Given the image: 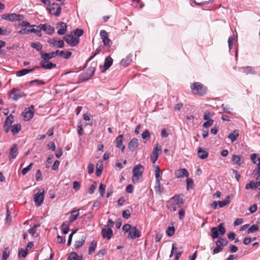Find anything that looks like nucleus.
<instances>
[{"label":"nucleus","mask_w":260,"mask_h":260,"mask_svg":"<svg viewBox=\"0 0 260 260\" xmlns=\"http://www.w3.org/2000/svg\"><path fill=\"white\" fill-rule=\"evenodd\" d=\"M183 195L176 194L172 197L168 201L167 207L173 211H176L178 208H181V205L183 204Z\"/></svg>","instance_id":"f257e3e1"},{"label":"nucleus","mask_w":260,"mask_h":260,"mask_svg":"<svg viewBox=\"0 0 260 260\" xmlns=\"http://www.w3.org/2000/svg\"><path fill=\"white\" fill-rule=\"evenodd\" d=\"M190 89L193 94L199 96L205 95L207 91V87L199 82L193 83L190 85Z\"/></svg>","instance_id":"f03ea898"},{"label":"nucleus","mask_w":260,"mask_h":260,"mask_svg":"<svg viewBox=\"0 0 260 260\" xmlns=\"http://www.w3.org/2000/svg\"><path fill=\"white\" fill-rule=\"evenodd\" d=\"M226 232L225 228L223 226V224L220 223L217 228L213 227L211 229V236L212 238L214 239L218 237V232L219 234L223 236Z\"/></svg>","instance_id":"7ed1b4c3"},{"label":"nucleus","mask_w":260,"mask_h":260,"mask_svg":"<svg viewBox=\"0 0 260 260\" xmlns=\"http://www.w3.org/2000/svg\"><path fill=\"white\" fill-rule=\"evenodd\" d=\"M144 171V167L141 164H139L134 167L133 170L132 180L134 183L137 182L139 178L142 176Z\"/></svg>","instance_id":"20e7f679"},{"label":"nucleus","mask_w":260,"mask_h":260,"mask_svg":"<svg viewBox=\"0 0 260 260\" xmlns=\"http://www.w3.org/2000/svg\"><path fill=\"white\" fill-rule=\"evenodd\" d=\"M10 98L13 100L17 101L20 98L26 96V94L17 88H13L9 92Z\"/></svg>","instance_id":"39448f33"},{"label":"nucleus","mask_w":260,"mask_h":260,"mask_svg":"<svg viewBox=\"0 0 260 260\" xmlns=\"http://www.w3.org/2000/svg\"><path fill=\"white\" fill-rule=\"evenodd\" d=\"M161 146L158 143L155 145L152 154L150 155V160L153 164L156 161L159 155L161 153Z\"/></svg>","instance_id":"423d86ee"},{"label":"nucleus","mask_w":260,"mask_h":260,"mask_svg":"<svg viewBox=\"0 0 260 260\" xmlns=\"http://www.w3.org/2000/svg\"><path fill=\"white\" fill-rule=\"evenodd\" d=\"M228 241L223 238L219 239L216 241V247L213 249V253L216 254L222 251L224 247L228 244Z\"/></svg>","instance_id":"0eeeda50"},{"label":"nucleus","mask_w":260,"mask_h":260,"mask_svg":"<svg viewBox=\"0 0 260 260\" xmlns=\"http://www.w3.org/2000/svg\"><path fill=\"white\" fill-rule=\"evenodd\" d=\"M2 18L10 21H20L24 19V16L21 14H16L15 13L6 14L3 15Z\"/></svg>","instance_id":"6e6552de"},{"label":"nucleus","mask_w":260,"mask_h":260,"mask_svg":"<svg viewBox=\"0 0 260 260\" xmlns=\"http://www.w3.org/2000/svg\"><path fill=\"white\" fill-rule=\"evenodd\" d=\"M63 39L70 46L74 47L76 46L79 43V39L77 37H74L72 35H67Z\"/></svg>","instance_id":"1a4fd4ad"},{"label":"nucleus","mask_w":260,"mask_h":260,"mask_svg":"<svg viewBox=\"0 0 260 260\" xmlns=\"http://www.w3.org/2000/svg\"><path fill=\"white\" fill-rule=\"evenodd\" d=\"M100 36L105 46L110 47L112 45V42L111 40L109 39L108 34L106 30H101L100 31Z\"/></svg>","instance_id":"9d476101"},{"label":"nucleus","mask_w":260,"mask_h":260,"mask_svg":"<svg viewBox=\"0 0 260 260\" xmlns=\"http://www.w3.org/2000/svg\"><path fill=\"white\" fill-rule=\"evenodd\" d=\"M49 13L56 16H58L61 12V8L57 4L53 3L48 9Z\"/></svg>","instance_id":"9b49d317"},{"label":"nucleus","mask_w":260,"mask_h":260,"mask_svg":"<svg viewBox=\"0 0 260 260\" xmlns=\"http://www.w3.org/2000/svg\"><path fill=\"white\" fill-rule=\"evenodd\" d=\"M141 236V233L136 226H133L131 230L129 232L127 238L128 239H134L136 238H139Z\"/></svg>","instance_id":"f8f14e48"},{"label":"nucleus","mask_w":260,"mask_h":260,"mask_svg":"<svg viewBox=\"0 0 260 260\" xmlns=\"http://www.w3.org/2000/svg\"><path fill=\"white\" fill-rule=\"evenodd\" d=\"M48 42L50 45H52L54 47H56L57 48H62L64 47V43L63 40H58L57 38H53L49 39L48 41Z\"/></svg>","instance_id":"ddd939ff"},{"label":"nucleus","mask_w":260,"mask_h":260,"mask_svg":"<svg viewBox=\"0 0 260 260\" xmlns=\"http://www.w3.org/2000/svg\"><path fill=\"white\" fill-rule=\"evenodd\" d=\"M44 198V191L42 192H38L34 196V202L36 206H40L43 202Z\"/></svg>","instance_id":"4468645a"},{"label":"nucleus","mask_w":260,"mask_h":260,"mask_svg":"<svg viewBox=\"0 0 260 260\" xmlns=\"http://www.w3.org/2000/svg\"><path fill=\"white\" fill-rule=\"evenodd\" d=\"M101 234L104 238L109 240L113 236V231L110 228H107L104 226L102 230Z\"/></svg>","instance_id":"2eb2a0df"},{"label":"nucleus","mask_w":260,"mask_h":260,"mask_svg":"<svg viewBox=\"0 0 260 260\" xmlns=\"http://www.w3.org/2000/svg\"><path fill=\"white\" fill-rule=\"evenodd\" d=\"M94 70H95V69L94 68H91L90 69V74L84 73V74H82V75H81L79 77V81L78 82V83L82 82L87 81V80H89V79H90L91 76L94 74Z\"/></svg>","instance_id":"dca6fc26"},{"label":"nucleus","mask_w":260,"mask_h":260,"mask_svg":"<svg viewBox=\"0 0 260 260\" xmlns=\"http://www.w3.org/2000/svg\"><path fill=\"white\" fill-rule=\"evenodd\" d=\"M40 65L44 69L50 70L52 68H55L56 65L55 63H52L48 60H42L40 62Z\"/></svg>","instance_id":"f3484780"},{"label":"nucleus","mask_w":260,"mask_h":260,"mask_svg":"<svg viewBox=\"0 0 260 260\" xmlns=\"http://www.w3.org/2000/svg\"><path fill=\"white\" fill-rule=\"evenodd\" d=\"M175 176L177 178H183L184 177H188L189 176V173L186 169H180L177 170L175 172Z\"/></svg>","instance_id":"a211bd4d"},{"label":"nucleus","mask_w":260,"mask_h":260,"mask_svg":"<svg viewBox=\"0 0 260 260\" xmlns=\"http://www.w3.org/2000/svg\"><path fill=\"white\" fill-rule=\"evenodd\" d=\"M67 24L66 23L60 22L57 24L56 28L58 29L57 34L60 35H64L67 31Z\"/></svg>","instance_id":"6ab92c4d"},{"label":"nucleus","mask_w":260,"mask_h":260,"mask_svg":"<svg viewBox=\"0 0 260 260\" xmlns=\"http://www.w3.org/2000/svg\"><path fill=\"white\" fill-rule=\"evenodd\" d=\"M18 154V148L17 145L15 144H14L12 147L10 149V153H9V159H12L16 158Z\"/></svg>","instance_id":"aec40b11"},{"label":"nucleus","mask_w":260,"mask_h":260,"mask_svg":"<svg viewBox=\"0 0 260 260\" xmlns=\"http://www.w3.org/2000/svg\"><path fill=\"white\" fill-rule=\"evenodd\" d=\"M40 54L41 56V58L43 60H48L52 59L56 56L55 52H51L49 53H46L43 51L40 52Z\"/></svg>","instance_id":"412c9836"},{"label":"nucleus","mask_w":260,"mask_h":260,"mask_svg":"<svg viewBox=\"0 0 260 260\" xmlns=\"http://www.w3.org/2000/svg\"><path fill=\"white\" fill-rule=\"evenodd\" d=\"M41 27L42 30L45 31L47 34L52 35L54 31V27L48 24H41Z\"/></svg>","instance_id":"4be33fe9"},{"label":"nucleus","mask_w":260,"mask_h":260,"mask_svg":"<svg viewBox=\"0 0 260 260\" xmlns=\"http://www.w3.org/2000/svg\"><path fill=\"white\" fill-rule=\"evenodd\" d=\"M56 52V55H58L59 56H62L64 59H68L69 58L71 55L72 53L69 51H60V50H56L55 51Z\"/></svg>","instance_id":"5701e85b"},{"label":"nucleus","mask_w":260,"mask_h":260,"mask_svg":"<svg viewBox=\"0 0 260 260\" xmlns=\"http://www.w3.org/2000/svg\"><path fill=\"white\" fill-rule=\"evenodd\" d=\"M175 250H176L175 260H178L182 253V251L181 249L177 250V249L175 247V244H172V249H171V253L170 255V257H171L173 256Z\"/></svg>","instance_id":"b1692460"},{"label":"nucleus","mask_w":260,"mask_h":260,"mask_svg":"<svg viewBox=\"0 0 260 260\" xmlns=\"http://www.w3.org/2000/svg\"><path fill=\"white\" fill-rule=\"evenodd\" d=\"M123 135H119L116 139V147L121 150L123 152L124 150L125 146L122 144Z\"/></svg>","instance_id":"393cba45"},{"label":"nucleus","mask_w":260,"mask_h":260,"mask_svg":"<svg viewBox=\"0 0 260 260\" xmlns=\"http://www.w3.org/2000/svg\"><path fill=\"white\" fill-rule=\"evenodd\" d=\"M36 68H39L38 67H35L30 69H23L21 70L18 71L16 73V76L18 77H21L24 76L29 73H30L34 71Z\"/></svg>","instance_id":"a878e982"},{"label":"nucleus","mask_w":260,"mask_h":260,"mask_svg":"<svg viewBox=\"0 0 260 260\" xmlns=\"http://www.w3.org/2000/svg\"><path fill=\"white\" fill-rule=\"evenodd\" d=\"M113 59L110 56H108L105 58L104 64V70L102 72H105L108 70L112 64Z\"/></svg>","instance_id":"bb28decb"},{"label":"nucleus","mask_w":260,"mask_h":260,"mask_svg":"<svg viewBox=\"0 0 260 260\" xmlns=\"http://www.w3.org/2000/svg\"><path fill=\"white\" fill-rule=\"evenodd\" d=\"M31 26L32 27V28H30V31L31 32V33H36L38 36L41 37V30H42V29L41 28V24H40L39 25H31Z\"/></svg>","instance_id":"cd10ccee"},{"label":"nucleus","mask_w":260,"mask_h":260,"mask_svg":"<svg viewBox=\"0 0 260 260\" xmlns=\"http://www.w3.org/2000/svg\"><path fill=\"white\" fill-rule=\"evenodd\" d=\"M138 146V140L136 138H134L129 142L128 144V148L131 151H133L136 149Z\"/></svg>","instance_id":"c85d7f7f"},{"label":"nucleus","mask_w":260,"mask_h":260,"mask_svg":"<svg viewBox=\"0 0 260 260\" xmlns=\"http://www.w3.org/2000/svg\"><path fill=\"white\" fill-rule=\"evenodd\" d=\"M86 239V235H82L81 237L80 240L76 241L75 243V247L76 248L81 247L84 243Z\"/></svg>","instance_id":"c756f323"},{"label":"nucleus","mask_w":260,"mask_h":260,"mask_svg":"<svg viewBox=\"0 0 260 260\" xmlns=\"http://www.w3.org/2000/svg\"><path fill=\"white\" fill-rule=\"evenodd\" d=\"M21 129V125L20 124H15L13 125H12V128H11V131L13 135L15 136L17 134Z\"/></svg>","instance_id":"7c9ffc66"},{"label":"nucleus","mask_w":260,"mask_h":260,"mask_svg":"<svg viewBox=\"0 0 260 260\" xmlns=\"http://www.w3.org/2000/svg\"><path fill=\"white\" fill-rule=\"evenodd\" d=\"M79 215V210H73L71 212V215L69 219V222L72 223L76 220Z\"/></svg>","instance_id":"2f4dec72"},{"label":"nucleus","mask_w":260,"mask_h":260,"mask_svg":"<svg viewBox=\"0 0 260 260\" xmlns=\"http://www.w3.org/2000/svg\"><path fill=\"white\" fill-rule=\"evenodd\" d=\"M154 190L156 193L161 194L164 191V188L160 186V181L158 180H156L155 185L154 187Z\"/></svg>","instance_id":"473e14b6"},{"label":"nucleus","mask_w":260,"mask_h":260,"mask_svg":"<svg viewBox=\"0 0 260 260\" xmlns=\"http://www.w3.org/2000/svg\"><path fill=\"white\" fill-rule=\"evenodd\" d=\"M198 154L199 157L201 159H205L208 156V153L207 151H204L201 147L198 148Z\"/></svg>","instance_id":"72a5a7b5"},{"label":"nucleus","mask_w":260,"mask_h":260,"mask_svg":"<svg viewBox=\"0 0 260 260\" xmlns=\"http://www.w3.org/2000/svg\"><path fill=\"white\" fill-rule=\"evenodd\" d=\"M103 170V162L98 161L96 165V175L97 176L101 175Z\"/></svg>","instance_id":"f704fd0d"},{"label":"nucleus","mask_w":260,"mask_h":260,"mask_svg":"<svg viewBox=\"0 0 260 260\" xmlns=\"http://www.w3.org/2000/svg\"><path fill=\"white\" fill-rule=\"evenodd\" d=\"M232 161L235 164H237L239 166H241L243 161H241V157L238 155H233L232 157Z\"/></svg>","instance_id":"c9c22d12"},{"label":"nucleus","mask_w":260,"mask_h":260,"mask_svg":"<svg viewBox=\"0 0 260 260\" xmlns=\"http://www.w3.org/2000/svg\"><path fill=\"white\" fill-rule=\"evenodd\" d=\"M68 260H82V257L78 255L75 252H71L68 256Z\"/></svg>","instance_id":"e433bc0d"},{"label":"nucleus","mask_w":260,"mask_h":260,"mask_svg":"<svg viewBox=\"0 0 260 260\" xmlns=\"http://www.w3.org/2000/svg\"><path fill=\"white\" fill-rule=\"evenodd\" d=\"M70 222L69 221H64L62 223V232L64 234H66L68 233L69 231L70 228Z\"/></svg>","instance_id":"4c0bfd02"},{"label":"nucleus","mask_w":260,"mask_h":260,"mask_svg":"<svg viewBox=\"0 0 260 260\" xmlns=\"http://www.w3.org/2000/svg\"><path fill=\"white\" fill-rule=\"evenodd\" d=\"M239 136V132L238 130H234V132L230 134L228 138L231 140L232 142L236 141Z\"/></svg>","instance_id":"58836bf2"},{"label":"nucleus","mask_w":260,"mask_h":260,"mask_svg":"<svg viewBox=\"0 0 260 260\" xmlns=\"http://www.w3.org/2000/svg\"><path fill=\"white\" fill-rule=\"evenodd\" d=\"M250 158L253 163L257 165H260V157H258L256 154L253 153L251 154Z\"/></svg>","instance_id":"ea45409f"},{"label":"nucleus","mask_w":260,"mask_h":260,"mask_svg":"<svg viewBox=\"0 0 260 260\" xmlns=\"http://www.w3.org/2000/svg\"><path fill=\"white\" fill-rule=\"evenodd\" d=\"M161 173L160 172V170L158 166H156L155 168V176L156 178V180H159L160 181L161 179Z\"/></svg>","instance_id":"a19ab883"},{"label":"nucleus","mask_w":260,"mask_h":260,"mask_svg":"<svg viewBox=\"0 0 260 260\" xmlns=\"http://www.w3.org/2000/svg\"><path fill=\"white\" fill-rule=\"evenodd\" d=\"M132 61L131 58L127 56L125 58H123L120 61V64L123 67H126L128 66Z\"/></svg>","instance_id":"79ce46f5"},{"label":"nucleus","mask_w":260,"mask_h":260,"mask_svg":"<svg viewBox=\"0 0 260 260\" xmlns=\"http://www.w3.org/2000/svg\"><path fill=\"white\" fill-rule=\"evenodd\" d=\"M142 138L143 139L144 143H146L150 138V132L148 130H145L142 134Z\"/></svg>","instance_id":"37998d69"},{"label":"nucleus","mask_w":260,"mask_h":260,"mask_svg":"<svg viewBox=\"0 0 260 260\" xmlns=\"http://www.w3.org/2000/svg\"><path fill=\"white\" fill-rule=\"evenodd\" d=\"M96 244H97V243L96 241L93 240L91 242V244H90V245L89 247V249H88V253L89 254H91L93 252H94L95 248L96 247Z\"/></svg>","instance_id":"c03bdc74"},{"label":"nucleus","mask_w":260,"mask_h":260,"mask_svg":"<svg viewBox=\"0 0 260 260\" xmlns=\"http://www.w3.org/2000/svg\"><path fill=\"white\" fill-rule=\"evenodd\" d=\"M39 224L35 225L32 228L29 230L28 232L30 234H31L33 237H37L39 236L38 233L36 232V228L39 226Z\"/></svg>","instance_id":"a18cd8bd"},{"label":"nucleus","mask_w":260,"mask_h":260,"mask_svg":"<svg viewBox=\"0 0 260 260\" xmlns=\"http://www.w3.org/2000/svg\"><path fill=\"white\" fill-rule=\"evenodd\" d=\"M245 188L246 189H256V188H258V187L256 185V182H254L253 181H251L249 182V183L247 184L246 186H245Z\"/></svg>","instance_id":"49530a36"},{"label":"nucleus","mask_w":260,"mask_h":260,"mask_svg":"<svg viewBox=\"0 0 260 260\" xmlns=\"http://www.w3.org/2000/svg\"><path fill=\"white\" fill-rule=\"evenodd\" d=\"M31 46L37 51H41L42 49L43 46L39 42H35L31 44Z\"/></svg>","instance_id":"de8ad7c7"},{"label":"nucleus","mask_w":260,"mask_h":260,"mask_svg":"<svg viewBox=\"0 0 260 260\" xmlns=\"http://www.w3.org/2000/svg\"><path fill=\"white\" fill-rule=\"evenodd\" d=\"M240 69L243 72L246 74L253 73L252 68L249 66L243 67L241 68Z\"/></svg>","instance_id":"09e8293b"},{"label":"nucleus","mask_w":260,"mask_h":260,"mask_svg":"<svg viewBox=\"0 0 260 260\" xmlns=\"http://www.w3.org/2000/svg\"><path fill=\"white\" fill-rule=\"evenodd\" d=\"M34 116V112L27 111L24 113L23 116L25 120L28 121L32 118Z\"/></svg>","instance_id":"8fccbe9b"},{"label":"nucleus","mask_w":260,"mask_h":260,"mask_svg":"<svg viewBox=\"0 0 260 260\" xmlns=\"http://www.w3.org/2000/svg\"><path fill=\"white\" fill-rule=\"evenodd\" d=\"M230 203V196H228L224 201H218V204L220 208H222Z\"/></svg>","instance_id":"3c124183"},{"label":"nucleus","mask_w":260,"mask_h":260,"mask_svg":"<svg viewBox=\"0 0 260 260\" xmlns=\"http://www.w3.org/2000/svg\"><path fill=\"white\" fill-rule=\"evenodd\" d=\"M259 226L256 224H253L249 228L247 231V233H252L255 232L258 230Z\"/></svg>","instance_id":"603ef678"},{"label":"nucleus","mask_w":260,"mask_h":260,"mask_svg":"<svg viewBox=\"0 0 260 260\" xmlns=\"http://www.w3.org/2000/svg\"><path fill=\"white\" fill-rule=\"evenodd\" d=\"M13 121H14V117L12 114H10L9 116H8L6 118L4 123L11 125L13 122Z\"/></svg>","instance_id":"864d4df0"},{"label":"nucleus","mask_w":260,"mask_h":260,"mask_svg":"<svg viewBox=\"0 0 260 260\" xmlns=\"http://www.w3.org/2000/svg\"><path fill=\"white\" fill-rule=\"evenodd\" d=\"M186 182L187 189H188L189 188H193V181L191 179L187 178L186 180Z\"/></svg>","instance_id":"5fc2aeb1"},{"label":"nucleus","mask_w":260,"mask_h":260,"mask_svg":"<svg viewBox=\"0 0 260 260\" xmlns=\"http://www.w3.org/2000/svg\"><path fill=\"white\" fill-rule=\"evenodd\" d=\"M175 232V229L173 226H169L166 231V233L168 236H172L174 234Z\"/></svg>","instance_id":"6e6d98bb"},{"label":"nucleus","mask_w":260,"mask_h":260,"mask_svg":"<svg viewBox=\"0 0 260 260\" xmlns=\"http://www.w3.org/2000/svg\"><path fill=\"white\" fill-rule=\"evenodd\" d=\"M74 34L75 36H77V38H79L83 35V30L80 28H77L74 30Z\"/></svg>","instance_id":"4d7b16f0"},{"label":"nucleus","mask_w":260,"mask_h":260,"mask_svg":"<svg viewBox=\"0 0 260 260\" xmlns=\"http://www.w3.org/2000/svg\"><path fill=\"white\" fill-rule=\"evenodd\" d=\"M33 165L32 163H30L27 167L23 168L22 170V174L23 175H25L32 168Z\"/></svg>","instance_id":"13d9d810"},{"label":"nucleus","mask_w":260,"mask_h":260,"mask_svg":"<svg viewBox=\"0 0 260 260\" xmlns=\"http://www.w3.org/2000/svg\"><path fill=\"white\" fill-rule=\"evenodd\" d=\"M213 115V114L207 111L205 113L204 115V120H212L210 119L211 117H212Z\"/></svg>","instance_id":"bf43d9fd"},{"label":"nucleus","mask_w":260,"mask_h":260,"mask_svg":"<svg viewBox=\"0 0 260 260\" xmlns=\"http://www.w3.org/2000/svg\"><path fill=\"white\" fill-rule=\"evenodd\" d=\"M36 179L37 181H40L42 180V173L40 170L37 171L36 174Z\"/></svg>","instance_id":"052dcab7"},{"label":"nucleus","mask_w":260,"mask_h":260,"mask_svg":"<svg viewBox=\"0 0 260 260\" xmlns=\"http://www.w3.org/2000/svg\"><path fill=\"white\" fill-rule=\"evenodd\" d=\"M207 121L204 123L203 127L205 128L209 127L213 125V120H207Z\"/></svg>","instance_id":"680f3d73"},{"label":"nucleus","mask_w":260,"mask_h":260,"mask_svg":"<svg viewBox=\"0 0 260 260\" xmlns=\"http://www.w3.org/2000/svg\"><path fill=\"white\" fill-rule=\"evenodd\" d=\"M18 254L19 256L25 257L27 254V251L22 248L19 251Z\"/></svg>","instance_id":"e2e57ef3"},{"label":"nucleus","mask_w":260,"mask_h":260,"mask_svg":"<svg viewBox=\"0 0 260 260\" xmlns=\"http://www.w3.org/2000/svg\"><path fill=\"white\" fill-rule=\"evenodd\" d=\"M132 226L129 224H125L122 227V230L124 232H129L132 229Z\"/></svg>","instance_id":"0e129e2a"},{"label":"nucleus","mask_w":260,"mask_h":260,"mask_svg":"<svg viewBox=\"0 0 260 260\" xmlns=\"http://www.w3.org/2000/svg\"><path fill=\"white\" fill-rule=\"evenodd\" d=\"M105 190V187L103 185L102 183H101L99 188V191L101 197H103L104 196Z\"/></svg>","instance_id":"69168bd1"},{"label":"nucleus","mask_w":260,"mask_h":260,"mask_svg":"<svg viewBox=\"0 0 260 260\" xmlns=\"http://www.w3.org/2000/svg\"><path fill=\"white\" fill-rule=\"evenodd\" d=\"M131 215L130 211L129 210H126L123 211L122 216L125 219H128Z\"/></svg>","instance_id":"338daca9"},{"label":"nucleus","mask_w":260,"mask_h":260,"mask_svg":"<svg viewBox=\"0 0 260 260\" xmlns=\"http://www.w3.org/2000/svg\"><path fill=\"white\" fill-rule=\"evenodd\" d=\"M96 188V183L94 182L90 187L88 192L90 194H92Z\"/></svg>","instance_id":"774afa93"}]
</instances>
